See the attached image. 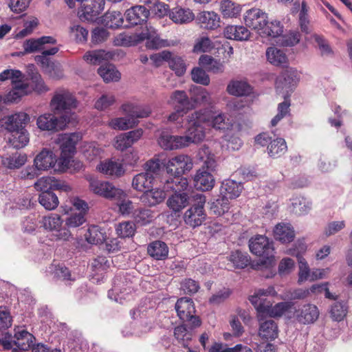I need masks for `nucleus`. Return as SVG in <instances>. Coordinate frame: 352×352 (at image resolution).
<instances>
[{
    "label": "nucleus",
    "mask_w": 352,
    "mask_h": 352,
    "mask_svg": "<svg viewBox=\"0 0 352 352\" xmlns=\"http://www.w3.org/2000/svg\"><path fill=\"white\" fill-rule=\"evenodd\" d=\"M206 109H200L188 116V129L186 134L183 135L186 146L190 144H196L203 141L206 137V121L208 119Z\"/></svg>",
    "instance_id": "f257e3e1"
},
{
    "label": "nucleus",
    "mask_w": 352,
    "mask_h": 352,
    "mask_svg": "<svg viewBox=\"0 0 352 352\" xmlns=\"http://www.w3.org/2000/svg\"><path fill=\"white\" fill-rule=\"evenodd\" d=\"M78 106V101L74 96L67 90L60 89L54 94L50 102L52 111L54 114L60 115L62 123L70 122L72 111Z\"/></svg>",
    "instance_id": "f03ea898"
},
{
    "label": "nucleus",
    "mask_w": 352,
    "mask_h": 352,
    "mask_svg": "<svg viewBox=\"0 0 352 352\" xmlns=\"http://www.w3.org/2000/svg\"><path fill=\"white\" fill-rule=\"evenodd\" d=\"M175 308L178 317L184 322H189L192 327H198L201 325L199 318L195 315V307L191 298H180L175 303Z\"/></svg>",
    "instance_id": "7ed1b4c3"
},
{
    "label": "nucleus",
    "mask_w": 352,
    "mask_h": 352,
    "mask_svg": "<svg viewBox=\"0 0 352 352\" xmlns=\"http://www.w3.org/2000/svg\"><path fill=\"white\" fill-rule=\"evenodd\" d=\"M63 220L59 214H50L43 217L41 223L45 230L52 232L56 240L68 241L72 234L68 228L63 227Z\"/></svg>",
    "instance_id": "20e7f679"
},
{
    "label": "nucleus",
    "mask_w": 352,
    "mask_h": 352,
    "mask_svg": "<svg viewBox=\"0 0 352 352\" xmlns=\"http://www.w3.org/2000/svg\"><path fill=\"white\" fill-rule=\"evenodd\" d=\"M89 188L94 194L108 199H120L125 196V192L122 189L115 187L107 181L90 179Z\"/></svg>",
    "instance_id": "39448f33"
},
{
    "label": "nucleus",
    "mask_w": 352,
    "mask_h": 352,
    "mask_svg": "<svg viewBox=\"0 0 352 352\" xmlns=\"http://www.w3.org/2000/svg\"><path fill=\"white\" fill-rule=\"evenodd\" d=\"M195 198L197 204L188 209L184 216L185 223L192 228H196L202 224L206 217L204 207L206 197L201 194H197Z\"/></svg>",
    "instance_id": "423d86ee"
},
{
    "label": "nucleus",
    "mask_w": 352,
    "mask_h": 352,
    "mask_svg": "<svg viewBox=\"0 0 352 352\" xmlns=\"http://www.w3.org/2000/svg\"><path fill=\"white\" fill-rule=\"evenodd\" d=\"M276 294L273 287H269L267 289H260L254 295L249 298L251 303L258 312V318H263L264 315L268 316L272 302L265 298L267 296H274Z\"/></svg>",
    "instance_id": "0eeeda50"
},
{
    "label": "nucleus",
    "mask_w": 352,
    "mask_h": 352,
    "mask_svg": "<svg viewBox=\"0 0 352 352\" xmlns=\"http://www.w3.org/2000/svg\"><path fill=\"white\" fill-rule=\"evenodd\" d=\"M299 80V75L297 70L288 68L281 73L276 80V89L277 92L285 93L286 98L289 97V92L292 91Z\"/></svg>",
    "instance_id": "6e6552de"
},
{
    "label": "nucleus",
    "mask_w": 352,
    "mask_h": 352,
    "mask_svg": "<svg viewBox=\"0 0 352 352\" xmlns=\"http://www.w3.org/2000/svg\"><path fill=\"white\" fill-rule=\"evenodd\" d=\"M78 6V15L80 19L92 21L103 10L104 0H80L76 1Z\"/></svg>",
    "instance_id": "1a4fd4ad"
},
{
    "label": "nucleus",
    "mask_w": 352,
    "mask_h": 352,
    "mask_svg": "<svg viewBox=\"0 0 352 352\" xmlns=\"http://www.w3.org/2000/svg\"><path fill=\"white\" fill-rule=\"evenodd\" d=\"M250 252L264 258L273 256L274 248L272 243L263 235H256L249 241Z\"/></svg>",
    "instance_id": "9d476101"
},
{
    "label": "nucleus",
    "mask_w": 352,
    "mask_h": 352,
    "mask_svg": "<svg viewBox=\"0 0 352 352\" xmlns=\"http://www.w3.org/2000/svg\"><path fill=\"white\" fill-rule=\"evenodd\" d=\"M191 158L186 155H179L170 159L166 164L167 173L171 175L182 176L192 169Z\"/></svg>",
    "instance_id": "9b49d317"
},
{
    "label": "nucleus",
    "mask_w": 352,
    "mask_h": 352,
    "mask_svg": "<svg viewBox=\"0 0 352 352\" xmlns=\"http://www.w3.org/2000/svg\"><path fill=\"white\" fill-rule=\"evenodd\" d=\"M30 116L25 112H17L0 119L1 127L11 132L25 129L30 122Z\"/></svg>",
    "instance_id": "f8f14e48"
},
{
    "label": "nucleus",
    "mask_w": 352,
    "mask_h": 352,
    "mask_svg": "<svg viewBox=\"0 0 352 352\" xmlns=\"http://www.w3.org/2000/svg\"><path fill=\"white\" fill-rule=\"evenodd\" d=\"M140 39H146V47L153 50L164 47L175 46L178 44V42L175 41L160 38L156 30L148 25H146V32L142 33Z\"/></svg>",
    "instance_id": "ddd939ff"
},
{
    "label": "nucleus",
    "mask_w": 352,
    "mask_h": 352,
    "mask_svg": "<svg viewBox=\"0 0 352 352\" xmlns=\"http://www.w3.org/2000/svg\"><path fill=\"white\" fill-rule=\"evenodd\" d=\"M129 282H131L130 278L124 275H118L113 280V285L111 289L108 292V296L109 298L114 300L116 302L122 303L124 299V293L128 294L131 291L132 287L129 285Z\"/></svg>",
    "instance_id": "4468645a"
},
{
    "label": "nucleus",
    "mask_w": 352,
    "mask_h": 352,
    "mask_svg": "<svg viewBox=\"0 0 352 352\" xmlns=\"http://www.w3.org/2000/svg\"><path fill=\"white\" fill-rule=\"evenodd\" d=\"M150 14L149 10L143 6H135L125 12L126 27L135 26L146 23Z\"/></svg>",
    "instance_id": "2eb2a0df"
},
{
    "label": "nucleus",
    "mask_w": 352,
    "mask_h": 352,
    "mask_svg": "<svg viewBox=\"0 0 352 352\" xmlns=\"http://www.w3.org/2000/svg\"><path fill=\"white\" fill-rule=\"evenodd\" d=\"M243 19L248 27L260 32L261 28L266 25L267 16L266 13L258 8H252L246 11Z\"/></svg>",
    "instance_id": "dca6fc26"
},
{
    "label": "nucleus",
    "mask_w": 352,
    "mask_h": 352,
    "mask_svg": "<svg viewBox=\"0 0 352 352\" xmlns=\"http://www.w3.org/2000/svg\"><path fill=\"white\" fill-rule=\"evenodd\" d=\"M142 134L143 131L142 129L120 134L115 138L114 146L117 150L124 151L137 142L142 137Z\"/></svg>",
    "instance_id": "f3484780"
},
{
    "label": "nucleus",
    "mask_w": 352,
    "mask_h": 352,
    "mask_svg": "<svg viewBox=\"0 0 352 352\" xmlns=\"http://www.w3.org/2000/svg\"><path fill=\"white\" fill-rule=\"evenodd\" d=\"M206 113L208 116V120L205 122L206 126L221 131H225L232 127V124L224 113L217 111L212 113L206 109Z\"/></svg>",
    "instance_id": "a211bd4d"
},
{
    "label": "nucleus",
    "mask_w": 352,
    "mask_h": 352,
    "mask_svg": "<svg viewBox=\"0 0 352 352\" xmlns=\"http://www.w3.org/2000/svg\"><path fill=\"white\" fill-rule=\"evenodd\" d=\"M188 327L187 324H182L177 326L174 329V336L177 340L181 344L184 348L188 349V352H199L198 348H190V342L192 340L193 336V329L195 327Z\"/></svg>",
    "instance_id": "6ab92c4d"
},
{
    "label": "nucleus",
    "mask_w": 352,
    "mask_h": 352,
    "mask_svg": "<svg viewBox=\"0 0 352 352\" xmlns=\"http://www.w3.org/2000/svg\"><path fill=\"white\" fill-rule=\"evenodd\" d=\"M37 190L43 192H52V190H62L67 191L70 189L69 186L52 177H43L34 184Z\"/></svg>",
    "instance_id": "aec40b11"
},
{
    "label": "nucleus",
    "mask_w": 352,
    "mask_h": 352,
    "mask_svg": "<svg viewBox=\"0 0 352 352\" xmlns=\"http://www.w3.org/2000/svg\"><path fill=\"white\" fill-rule=\"evenodd\" d=\"M97 169L107 176L116 178L122 176L125 172L122 163L112 160L101 162L97 166Z\"/></svg>",
    "instance_id": "412c9836"
},
{
    "label": "nucleus",
    "mask_w": 352,
    "mask_h": 352,
    "mask_svg": "<svg viewBox=\"0 0 352 352\" xmlns=\"http://www.w3.org/2000/svg\"><path fill=\"white\" fill-rule=\"evenodd\" d=\"M165 189L149 188L146 190L140 197V201L148 206H154L162 203L166 198Z\"/></svg>",
    "instance_id": "4be33fe9"
},
{
    "label": "nucleus",
    "mask_w": 352,
    "mask_h": 352,
    "mask_svg": "<svg viewBox=\"0 0 352 352\" xmlns=\"http://www.w3.org/2000/svg\"><path fill=\"white\" fill-rule=\"evenodd\" d=\"M243 189V186L241 182H237L233 179H226L221 183L220 194L228 197L229 200L238 197Z\"/></svg>",
    "instance_id": "5701e85b"
},
{
    "label": "nucleus",
    "mask_w": 352,
    "mask_h": 352,
    "mask_svg": "<svg viewBox=\"0 0 352 352\" xmlns=\"http://www.w3.org/2000/svg\"><path fill=\"white\" fill-rule=\"evenodd\" d=\"M195 186L201 191L211 190L214 185V179L210 172L199 169L194 178Z\"/></svg>",
    "instance_id": "b1692460"
},
{
    "label": "nucleus",
    "mask_w": 352,
    "mask_h": 352,
    "mask_svg": "<svg viewBox=\"0 0 352 352\" xmlns=\"http://www.w3.org/2000/svg\"><path fill=\"white\" fill-rule=\"evenodd\" d=\"M318 307L312 304H307L302 307L300 312L297 314V320L302 324L314 323L319 317Z\"/></svg>",
    "instance_id": "393cba45"
},
{
    "label": "nucleus",
    "mask_w": 352,
    "mask_h": 352,
    "mask_svg": "<svg viewBox=\"0 0 352 352\" xmlns=\"http://www.w3.org/2000/svg\"><path fill=\"white\" fill-rule=\"evenodd\" d=\"M197 20L201 27L207 30H214L220 25V18L214 12L204 11L198 15Z\"/></svg>",
    "instance_id": "a878e982"
},
{
    "label": "nucleus",
    "mask_w": 352,
    "mask_h": 352,
    "mask_svg": "<svg viewBox=\"0 0 352 352\" xmlns=\"http://www.w3.org/2000/svg\"><path fill=\"white\" fill-rule=\"evenodd\" d=\"M182 136L172 135L162 133L159 138L158 143L161 147L166 150L177 149L186 146Z\"/></svg>",
    "instance_id": "bb28decb"
},
{
    "label": "nucleus",
    "mask_w": 352,
    "mask_h": 352,
    "mask_svg": "<svg viewBox=\"0 0 352 352\" xmlns=\"http://www.w3.org/2000/svg\"><path fill=\"white\" fill-rule=\"evenodd\" d=\"M121 110L129 118L136 120V118H142L149 116L151 111L149 107L136 105L132 103H125L121 106Z\"/></svg>",
    "instance_id": "cd10ccee"
},
{
    "label": "nucleus",
    "mask_w": 352,
    "mask_h": 352,
    "mask_svg": "<svg viewBox=\"0 0 352 352\" xmlns=\"http://www.w3.org/2000/svg\"><path fill=\"white\" fill-rule=\"evenodd\" d=\"M34 337L25 329H19L15 331L13 343L20 350L28 351L33 344Z\"/></svg>",
    "instance_id": "c85d7f7f"
},
{
    "label": "nucleus",
    "mask_w": 352,
    "mask_h": 352,
    "mask_svg": "<svg viewBox=\"0 0 352 352\" xmlns=\"http://www.w3.org/2000/svg\"><path fill=\"white\" fill-rule=\"evenodd\" d=\"M223 34L228 39L242 41L249 39L250 32L243 25H228L224 29Z\"/></svg>",
    "instance_id": "c756f323"
},
{
    "label": "nucleus",
    "mask_w": 352,
    "mask_h": 352,
    "mask_svg": "<svg viewBox=\"0 0 352 352\" xmlns=\"http://www.w3.org/2000/svg\"><path fill=\"white\" fill-rule=\"evenodd\" d=\"M260 326L258 335L263 339L274 340L278 336V326L272 319L263 321V318L258 319Z\"/></svg>",
    "instance_id": "7c9ffc66"
},
{
    "label": "nucleus",
    "mask_w": 352,
    "mask_h": 352,
    "mask_svg": "<svg viewBox=\"0 0 352 352\" xmlns=\"http://www.w3.org/2000/svg\"><path fill=\"white\" fill-rule=\"evenodd\" d=\"M100 23L106 28L116 29L122 26L124 19L120 12L109 10L101 17Z\"/></svg>",
    "instance_id": "2f4dec72"
},
{
    "label": "nucleus",
    "mask_w": 352,
    "mask_h": 352,
    "mask_svg": "<svg viewBox=\"0 0 352 352\" xmlns=\"http://www.w3.org/2000/svg\"><path fill=\"white\" fill-rule=\"evenodd\" d=\"M170 19L177 24H185L192 21L195 15L189 8H173L169 12Z\"/></svg>",
    "instance_id": "473e14b6"
},
{
    "label": "nucleus",
    "mask_w": 352,
    "mask_h": 352,
    "mask_svg": "<svg viewBox=\"0 0 352 352\" xmlns=\"http://www.w3.org/2000/svg\"><path fill=\"white\" fill-rule=\"evenodd\" d=\"M148 174L142 172L133 177L132 187L134 190L144 193L146 190L153 188L155 180L153 179V176H149Z\"/></svg>",
    "instance_id": "72a5a7b5"
},
{
    "label": "nucleus",
    "mask_w": 352,
    "mask_h": 352,
    "mask_svg": "<svg viewBox=\"0 0 352 352\" xmlns=\"http://www.w3.org/2000/svg\"><path fill=\"white\" fill-rule=\"evenodd\" d=\"M228 93L235 96H248L252 93V87L245 80H231L226 89Z\"/></svg>",
    "instance_id": "f704fd0d"
},
{
    "label": "nucleus",
    "mask_w": 352,
    "mask_h": 352,
    "mask_svg": "<svg viewBox=\"0 0 352 352\" xmlns=\"http://www.w3.org/2000/svg\"><path fill=\"white\" fill-rule=\"evenodd\" d=\"M274 236L276 240L287 243L294 240L295 234L289 224L278 223L274 230Z\"/></svg>",
    "instance_id": "c9c22d12"
},
{
    "label": "nucleus",
    "mask_w": 352,
    "mask_h": 352,
    "mask_svg": "<svg viewBox=\"0 0 352 352\" xmlns=\"http://www.w3.org/2000/svg\"><path fill=\"white\" fill-rule=\"evenodd\" d=\"M267 61L277 67H284L287 63V57L285 52L276 47H269L265 52Z\"/></svg>",
    "instance_id": "e433bc0d"
},
{
    "label": "nucleus",
    "mask_w": 352,
    "mask_h": 352,
    "mask_svg": "<svg viewBox=\"0 0 352 352\" xmlns=\"http://www.w3.org/2000/svg\"><path fill=\"white\" fill-rule=\"evenodd\" d=\"M55 160L53 153L44 149L34 159V166L37 170H45L54 165Z\"/></svg>",
    "instance_id": "4c0bfd02"
},
{
    "label": "nucleus",
    "mask_w": 352,
    "mask_h": 352,
    "mask_svg": "<svg viewBox=\"0 0 352 352\" xmlns=\"http://www.w3.org/2000/svg\"><path fill=\"white\" fill-rule=\"evenodd\" d=\"M148 254L156 260H164L168 254L167 245L161 241H155L151 243L147 248Z\"/></svg>",
    "instance_id": "58836bf2"
},
{
    "label": "nucleus",
    "mask_w": 352,
    "mask_h": 352,
    "mask_svg": "<svg viewBox=\"0 0 352 352\" xmlns=\"http://www.w3.org/2000/svg\"><path fill=\"white\" fill-rule=\"evenodd\" d=\"M30 141V134L25 129L11 131L10 137L8 138V143L15 148L25 147Z\"/></svg>",
    "instance_id": "ea45409f"
},
{
    "label": "nucleus",
    "mask_w": 352,
    "mask_h": 352,
    "mask_svg": "<svg viewBox=\"0 0 352 352\" xmlns=\"http://www.w3.org/2000/svg\"><path fill=\"white\" fill-rule=\"evenodd\" d=\"M12 86V89L6 95V100L8 102H16L22 96L28 94V85L21 80L14 81Z\"/></svg>",
    "instance_id": "a19ab883"
},
{
    "label": "nucleus",
    "mask_w": 352,
    "mask_h": 352,
    "mask_svg": "<svg viewBox=\"0 0 352 352\" xmlns=\"http://www.w3.org/2000/svg\"><path fill=\"white\" fill-rule=\"evenodd\" d=\"M188 204V197L186 192L174 193L167 200L168 207L175 213L179 212Z\"/></svg>",
    "instance_id": "79ce46f5"
},
{
    "label": "nucleus",
    "mask_w": 352,
    "mask_h": 352,
    "mask_svg": "<svg viewBox=\"0 0 352 352\" xmlns=\"http://www.w3.org/2000/svg\"><path fill=\"white\" fill-rule=\"evenodd\" d=\"M27 161L25 154L15 152L12 155H6L2 157L3 165L10 169L19 168Z\"/></svg>",
    "instance_id": "37998d69"
},
{
    "label": "nucleus",
    "mask_w": 352,
    "mask_h": 352,
    "mask_svg": "<svg viewBox=\"0 0 352 352\" xmlns=\"http://www.w3.org/2000/svg\"><path fill=\"white\" fill-rule=\"evenodd\" d=\"M60 149L63 157H68L74 154L76 151V145L78 141V135L75 133L65 134L62 137Z\"/></svg>",
    "instance_id": "c03bdc74"
},
{
    "label": "nucleus",
    "mask_w": 352,
    "mask_h": 352,
    "mask_svg": "<svg viewBox=\"0 0 352 352\" xmlns=\"http://www.w3.org/2000/svg\"><path fill=\"white\" fill-rule=\"evenodd\" d=\"M173 176V177L166 179L164 185V188L166 191L173 190L175 193H181V191L187 189L188 182L186 178L177 175Z\"/></svg>",
    "instance_id": "a18cd8bd"
},
{
    "label": "nucleus",
    "mask_w": 352,
    "mask_h": 352,
    "mask_svg": "<svg viewBox=\"0 0 352 352\" xmlns=\"http://www.w3.org/2000/svg\"><path fill=\"white\" fill-rule=\"evenodd\" d=\"M169 103L171 104H178L179 109L186 111L195 107L190 101L186 93L184 91L179 90H177L171 94Z\"/></svg>",
    "instance_id": "49530a36"
},
{
    "label": "nucleus",
    "mask_w": 352,
    "mask_h": 352,
    "mask_svg": "<svg viewBox=\"0 0 352 352\" xmlns=\"http://www.w3.org/2000/svg\"><path fill=\"white\" fill-rule=\"evenodd\" d=\"M287 150V146L285 139L277 138L270 141L267 146L268 155L274 158H277L283 155Z\"/></svg>",
    "instance_id": "de8ad7c7"
},
{
    "label": "nucleus",
    "mask_w": 352,
    "mask_h": 352,
    "mask_svg": "<svg viewBox=\"0 0 352 352\" xmlns=\"http://www.w3.org/2000/svg\"><path fill=\"white\" fill-rule=\"evenodd\" d=\"M311 208V202L303 197H296L292 199V212L296 215L307 214Z\"/></svg>",
    "instance_id": "09e8293b"
},
{
    "label": "nucleus",
    "mask_w": 352,
    "mask_h": 352,
    "mask_svg": "<svg viewBox=\"0 0 352 352\" xmlns=\"http://www.w3.org/2000/svg\"><path fill=\"white\" fill-rule=\"evenodd\" d=\"M58 118L51 113L40 116L36 120L38 127L42 131H54L58 127Z\"/></svg>",
    "instance_id": "8fccbe9b"
},
{
    "label": "nucleus",
    "mask_w": 352,
    "mask_h": 352,
    "mask_svg": "<svg viewBox=\"0 0 352 352\" xmlns=\"http://www.w3.org/2000/svg\"><path fill=\"white\" fill-rule=\"evenodd\" d=\"M86 241L90 244L102 243L106 239L105 232L98 226H91L85 234Z\"/></svg>",
    "instance_id": "3c124183"
},
{
    "label": "nucleus",
    "mask_w": 352,
    "mask_h": 352,
    "mask_svg": "<svg viewBox=\"0 0 352 352\" xmlns=\"http://www.w3.org/2000/svg\"><path fill=\"white\" fill-rule=\"evenodd\" d=\"M112 53L104 50H94L87 52L83 56L85 61L92 65H99L103 60L112 58Z\"/></svg>",
    "instance_id": "603ef678"
},
{
    "label": "nucleus",
    "mask_w": 352,
    "mask_h": 352,
    "mask_svg": "<svg viewBox=\"0 0 352 352\" xmlns=\"http://www.w3.org/2000/svg\"><path fill=\"white\" fill-rule=\"evenodd\" d=\"M98 73L106 82L118 81L121 76L118 70L111 64H105L100 66L98 69Z\"/></svg>",
    "instance_id": "864d4df0"
},
{
    "label": "nucleus",
    "mask_w": 352,
    "mask_h": 352,
    "mask_svg": "<svg viewBox=\"0 0 352 352\" xmlns=\"http://www.w3.org/2000/svg\"><path fill=\"white\" fill-rule=\"evenodd\" d=\"M138 124V121L126 117L116 118L108 122V126L114 130L124 131L133 128Z\"/></svg>",
    "instance_id": "5fc2aeb1"
},
{
    "label": "nucleus",
    "mask_w": 352,
    "mask_h": 352,
    "mask_svg": "<svg viewBox=\"0 0 352 352\" xmlns=\"http://www.w3.org/2000/svg\"><path fill=\"white\" fill-rule=\"evenodd\" d=\"M228 259L237 269H243L250 263V258L248 254L240 250L232 252L228 256Z\"/></svg>",
    "instance_id": "6e6d98bb"
},
{
    "label": "nucleus",
    "mask_w": 352,
    "mask_h": 352,
    "mask_svg": "<svg viewBox=\"0 0 352 352\" xmlns=\"http://www.w3.org/2000/svg\"><path fill=\"white\" fill-rule=\"evenodd\" d=\"M210 212L217 215L221 216L227 212L230 209V201L228 197L219 195V197L210 204Z\"/></svg>",
    "instance_id": "4d7b16f0"
},
{
    "label": "nucleus",
    "mask_w": 352,
    "mask_h": 352,
    "mask_svg": "<svg viewBox=\"0 0 352 352\" xmlns=\"http://www.w3.org/2000/svg\"><path fill=\"white\" fill-rule=\"evenodd\" d=\"M163 166H166L157 157H153L148 160L144 165V173H148V175L153 176L155 180L160 175Z\"/></svg>",
    "instance_id": "13d9d810"
},
{
    "label": "nucleus",
    "mask_w": 352,
    "mask_h": 352,
    "mask_svg": "<svg viewBox=\"0 0 352 352\" xmlns=\"http://www.w3.org/2000/svg\"><path fill=\"white\" fill-rule=\"evenodd\" d=\"M348 305L344 301H337L333 303L330 309V316L334 321L340 322L346 316Z\"/></svg>",
    "instance_id": "bf43d9fd"
},
{
    "label": "nucleus",
    "mask_w": 352,
    "mask_h": 352,
    "mask_svg": "<svg viewBox=\"0 0 352 352\" xmlns=\"http://www.w3.org/2000/svg\"><path fill=\"white\" fill-rule=\"evenodd\" d=\"M39 203L48 210L55 209L58 205V199L53 192H43L39 195Z\"/></svg>",
    "instance_id": "052dcab7"
},
{
    "label": "nucleus",
    "mask_w": 352,
    "mask_h": 352,
    "mask_svg": "<svg viewBox=\"0 0 352 352\" xmlns=\"http://www.w3.org/2000/svg\"><path fill=\"white\" fill-rule=\"evenodd\" d=\"M283 25L280 21H274L270 23H267L266 21V25L261 28L260 34H263L269 36L274 38L280 36L283 33Z\"/></svg>",
    "instance_id": "680f3d73"
},
{
    "label": "nucleus",
    "mask_w": 352,
    "mask_h": 352,
    "mask_svg": "<svg viewBox=\"0 0 352 352\" xmlns=\"http://www.w3.org/2000/svg\"><path fill=\"white\" fill-rule=\"evenodd\" d=\"M285 101L280 102L278 105L277 114L271 120V126H275L278 124V123L285 117L289 115L290 113V101L289 99L286 98V96H284Z\"/></svg>",
    "instance_id": "e2e57ef3"
},
{
    "label": "nucleus",
    "mask_w": 352,
    "mask_h": 352,
    "mask_svg": "<svg viewBox=\"0 0 352 352\" xmlns=\"http://www.w3.org/2000/svg\"><path fill=\"white\" fill-rule=\"evenodd\" d=\"M167 61L169 67L175 72L177 76H181L186 72V65L182 57L171 54Z\"/></svg>",
    "instance_id": "0e129e2a"
},
{
    "label": "nucleus",
    "mask_w": 352,
    "mask_h": 352,
    "mask_svg": "<svg viewBox=\"0 0 352 352\" xmlns=\"http://www.w3.org/2000/svg\"><path fill=\"white\" fill-rule=\"evenodd\" d=\"M221 11L225 17H236L241 8L230 0H224L221 3Z\"/></svg>",
    "instance_id": "69168bd1"
},
{
    "label": "nucleus",
    "mask_w": 352,
    "mask_h": 352,
    "mask_svg": "<svg viewBox=\"0 0 352 352\" xmlns=\"http://www.w3.org/2000/svg\"><path fill=\"white\" fill-rule=\"evenodd\" d=\"M135 230V225L132 221L121 222L116 227L117 234L122 238L132 237Z\"/></svg>",
    "instance_id": "338daca9"
},
{
    "label": "nucleus",
    "mask_w": 352,
    "mask_h": 352,
    "mask_svg": "<svg viewBox=\"0 0 352 352\" xmlns=\"http://www.w3.org/2000/svg\"><path fill=\"white\" fill-rule=\"evenodd\" d=\"M294 303L292 302H281L276 304L274 306L271 305L268 316L276 318L280 317L292 309Z\"/></svg>",
    "instance_id": "774afa93"
}]
</instances>
